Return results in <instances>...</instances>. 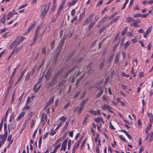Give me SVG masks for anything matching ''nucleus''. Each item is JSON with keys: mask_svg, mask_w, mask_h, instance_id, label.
<instances>
[{"mask_svg": "<svg viewBox=\"0 0 153 153\" xmlns=\"http://www.w3.org/2000/svg\"><path fill=\"white\" fill-rule=\"evenodd\" d=\"M20 43V41L18 40V39L16 38L14 41L11 43L9 48H13L14 47V49L12 52V54L14 53L16 54L22 48L23 45H21L19 47H18Z\"/></svg>", "mask_w": 153, "mask_h": 153, "instance_id": "nucleus-1", "label": "nucleus"}, {"mask_svg": "<svg viewBox=\"0 0 153 153\" xmlns=\"http://www.w3.org/2000/svg\"><path fill=\"white\" fill-rule=\"evenodd\" d=\"M48 9L49 7H47V5H42L41 10V15L42 16L43 18L46 15Z\"/></svg>", "mask_w": 153, "mask_h": 153, "instance_id": "nucleus-2", "label": "nucleus"}, {"mask_svg": "<svg viewBox=\"0 0 153 153\" xmlns=\"http://www.w3.org/2000/svg\"><path fill=\"white\" fill-rule=\"evenodd\" d=\"M94 16V14L92 13L90 14L87 19L84 21L83 24V25H87L91 21Z\"/></svg>", "mask_w": 153, "mask_h": 153, "instance_id": "nucleus-3", "label": "nucleus"}, {"mask_svg": "<svg viewBox=\"0 0 153 153\" xmlns=\"http://www.w3.org/2000/svg\"><path fill=\"white\" fill-rule=\"evenodd\" d=\"M52 70L50 68H49L45 76V78L47 80H48L50 79L52 74Z\"/></svg>", "mask_w": 153, "mask_h": 153, "instance_id": "nucleus-4", "label": "nucleus"}, {"mask_svg": "<svg viewBox=\"0 0 153 153\" xmlns=\"http://www.w3.org/2000/svg\"><path fill=\"white\" fill-rule=\"evenodd\" d=\"M107 18V16H105L104 17L100 22H99L97 25V27H99L102 25H103Z\"/></svg>", "mask_w": 153, "mask_h": 153, "instance_id": "nucleus-5", "label": "nucleus"}, {"mask_svg": "<svg viewBox=\"0 0 153 153\" xmlns=\"http://www.w3.org/2000/svg\"><path fill=\"white\" fill-rule=\"evenodd\" d=\"M133 22H134L130 24V25L131 26L134 27H136L138 26L137 24L140 22V21L139 19L134 20V21Z\"/></svg>", "mask_w": 153, "mask_h": 153, "instance_id": "nucleus-6", "label": "nucleus"}, {"mask_svg": "<svg viewBox=\"0 0 153 153\" xmlns=\"http://www.w3.org/2000/svg\"><path fill=\"white\" fill-rule=\"evenodd\" d=\"M37 22L36 21H35L33 24L27 29L26 30V33H27L30 31L33 28L35 25L36 24Z\"/></svg>", "mask_w": 153, "mask_h": 153, "instance_id": "nucleus-7", "label": "nucleus"}, {"mask_svg": "<svg viewBox=\"0 0 153 153\" xmlns=\"http://www.w3.org/2000/svg\"><path fill=\"white\" fill-rule=\"evenodd\" d=\"M151 27H148L146 31L144 33H143V36L145 38H146L147 37V35L150 32H151Z\"/></svg>", "mask_w": 153, "mask_h": 153, "instance_id": "nucleus-8", "label": "nucleus"}, {"mask_svg": "<svg viewBox=\"0 0 153 153\" xmlns=\"http://www.w3.org/2000/svg\"><path fill=\"white\" fill-rule=\"evenodd\" d=\"M109 25H104L99 30V33H101L103 32L107 27L109 26Z\"/></svg>", "mask_w": 153, "mask_h": 153, "instance_id": "nucleus-9", "label": "nucleus"}, {"mask_svg": "<svg viewBox=\"0 0 153 153\" xmlns=\"http://www.w3.org/2000/svg\"><path fill=\"white\" fill-rule=\"evenodd\" d=\"M47 116L45 114H42V116L41 121L45 123V122L47 121Z\"/></svg>", "mask_w": 153, "mask_h": 153, "instance_id": "nucleus-10", "label": "nucleus"}, {"mask_svg": "<svg viewBox=\"0 0 153 153\" xmlns=\"http://www.w3.org/2000/svg\"><path fill=\"white\" fill-rule=\"evenodd\" d=\"M103 89L101 88L100 89V91L96 95V97L98 98L99 97L103 94Z\"/></svg>", "mask_w": 153, "mask_h": 153, "instance_id": "nucleus-11", "label": "nucleus"}, {"mask_svg": "<svg viewBox=\"0 0 153 153\" xmlns=\"http://www.w3.org/2000/svg\"><path fill=\"white\" fill-rule=\"evenodd\" d=\"M54 100V98H53V97H52L49 100L48 102H47L46 106H49L51 103H53V102Z\"/></svg>", "mask_w": 153, "mask_h": 153, "instance_id": "nucleus-12", "label": "nucleus"}, {"mask_svg": "<svg viewBox=\"0 0 153 153\" xmlns=\"http://www.w3.org/2000/svg\"><path fill=\"white\" fill-rule=\"evenodd\" d=\"M120 18L119 16H117L115 18H114V19H112L108 24L109 25H111V24L116 22Z\"/></svg>", "mask_w": 153, "mask_h": 153, "instance_id": "nucleus-13", "label": "nucleus"}, {"mask_svg": "<svg viewBox=\"0 0 153 153\" xmlns=\"http://www.w3.org/2000/svg\"><path fill=\"white\" fill-rule=\"evenodd\" d=\"M25 114V112H23L19 115L17 118L16 119L17 120H19L22 117H24Z\"/></svg>", "mask_w": 153, "mask_h": 153, "instance_id": "nucleus-14", "label": "nucleus"}, {"mask_svg": "<svg viewBox=\"0 0 153 153\" xmlns=\"http://www.w3.org/2000/svg\"><path fill=\"white\" fill-rule=\"evenodd\" d=\"M77 1V0H72L71 2H69L68 3V5L69 6L74 5L76 3Z\"/></svg>", "mask_w": 153, "mask_h": 153, "instance_id": "nucleus-15", "label": "nucleus"}, {"mask_svg": "<svg viewBox=\"0 0 153 153\" xmlns=\"http://www.w3.org/2000/svg\"><path fill=\"white\" fill-rule=\"evenodd\" d=\"M66 38V36H64L62 37V39L61 40L60 42L59 45H61V47L63 45L65 40V39Z\"/></svg>", "mask_w": 153, "mask_h": 153, "instance_id": "nucleus-16", "label": "nucleus"}, {"mask_svg": "<svg viewBox=\"0 0 153 153\" xmlns=\"http://www.w3.org/2000/svg\"><path fill=\"white\" fill-rule=\"evenodd\" d=\"M119 53H117L116 56L115 57V59L114 60V62L117 63L118 62L119 59Z\"/></svg>", "mask_w": 153, "mask_h": 153, "instance_id": "nucleus-17", "label": "nucleus"}, {"mask_svg": "<svg viewBox=\"0 0 153 153\" xmlns=\"http://www.w3.org/2000/svg\"><path fill=\"white\" fill-rule=\"evenodd\" d=\"M66 145L67 144H65L63 142L61 146V150H63L64 151H65L66 149Z\"/></svg>", "mask_w": 153, "mask_h": 153, "instance_id": "nucleus-18", "label": "nucleus"}, {"mask_svg": "<svg viewBox=\"0 0 153 153\" xmlns=\"http://www.w3.org/2000/svg\"><path fill=\"white\" fill-rule=\"evenodd\" d=\"M67 119V117H65L64 116H63L61 117L60 118L59 120L60 121H62L61 122H62V124L64 122H65Z\"/></svg>", "mask_w": 153, "mask_h": 153, "instance_id": "nucleus-19", "label": "nucleus"}, {"mask_svg": "<svg viewBox=\"0 0 153 153\" xmlns=\"http://www.w3.org/2000/svg\"><path fill=\"white\" fill-rule=\"evenodd\" d=\"M69 121L67 120L66 122V123L65 125V126L63 127V132L65 131L67 129V128L68 125L69 124Z\"/></svg>", "mask_w": 153, "mask_h": 153, "instance_id": "nucleus-20", "label": "nucleus"}, {"mask_svg": "<svg viewBox=\"0 0 153 153\" xmlns=\"http://www.w3.org/2000/svg\"><path fill=\"white\" fill-rule=\"evenodd\" d=\"M148 115L150 119V123L152 122L153 121V115L151 113H148Z\"/></svg>", "mask_w": 153, "mask_h": 153, "instance_id": "nucleus-21", "label": "nucleus"}, {"mask_svg": "<svg viewBox=\"0 0 153 153\" xmlns=\"http://www.w3.org/2000/svg\"><path fill=\"white\" fill-rule=\"evenodd\" d=\"M95 23V22H91L90 23L88 26L89 30H90L94 26Z\"/></svg>", "mask_w": 153, "mask_h": 153, "instance_id": "nucleus-22", "label": "nucleus"}, {"mask_svg": "<svg viewBox=\"0 0 153 153\" xmlns=\"http://www.w3.org/2000/svg\"><path fill=\"white\" fill-rule=\"evenodd\" d=\"M59 74H58L57 72L53 76V77L52 79L56 82H57V81L56 80L57 77L59 76Z\"/></svg>", "mask_w": 153, "mask_h": 153, "instance_id": "nucleus-23", "label": "nucleus"}, {"mask_svg": "<svg viewBox=\"0 0 153 153\" xmlns=\"http://www.w3.org/2000/svg\"><path fill=\"white\" fill-rule=\"evenodd\" d=\"M134 21V19L132 17H127L126 19V21L128 23L130 22Z\"/></svg>", "mask_w": 153, "mask_h": 153, "instance_id": "nucleus-24", "label": "nucleus"}, {"mask_svg": "<svg viewBox=\"0 0 153 153\" xmlns=\"http://www.w3.org/2000/svg\"><path fill=\"white\" fill-rule=\"evenodd\" d=\"M5 18H6V13L2 17L0 20L1 22L4 24L5 21Z\"/></svg>", "mask_w": 153, "mask_h": 153, "instance_id": "nucleus-25", "label": "nucleus"}, {"mask_svg": "<svg viewBox=\"0 0 153 153\" xmlns=\"http://www.w3.org/2000/svg\"><path fill=\"white\" fill-rule=\"evenodd\" d=\"M88 100V98H86L85 99L83 102L81 103V106L84 107L85 105V103H86Z\"/></svg>", "mask_w": 153, "mask_h": 153, "instance_id": "nucleus-26", "label": "nucleus"}, {"mask_svg": "<svg viewBox=\"0 0 153 153\" xmlns=\"http://www.w3.org/2000/svg\"><path fill=\"white\" fill-rule=\"evenodd\" d=\"M101 107L102 110L103 111L107 109L109 107L108 105H107L106 104H104L103 105H101Z\"/></svg>", "mask_w": 153, "mask_h": 153, "instance_id": "nucleus-27", "label": "nucleus"}, {"mask_svg": "<svg viewBox=\"0 0 153 153\" xmlns=\"http://www.w3.org/2000/svg\"><path fill=\"white\" fill-rule=\"evenodd\" d=\"M66 80H61L60 82H59L58 84V86L59 87H60L61 86H62L64 85V84L65 83Z\"/></svg>", "mask_w": 153, "mask_h": 153, "instance_id": "nucleus-28", "label": "nucleus"}, {"mask_svg": "<svg viewBox=\"0 0 153 153\" xmlns=\"http://www.w3.org/2000/svg\"><path fill=\"white\" fill-rule=\"evenodd\" d=\"M28 120H25L24 124L23 125L22 128V131H23L25 128L26 125L28 122Z\"/></svg>", "mask_w": 153, "mask_h": 153, "instance_id": "nucleus-29", "label": "nucleus"}, {"mask_svg": "<svg viewBox=\"0 0 153 153\" xmlns=\"http://www.w3.org/2000/svg\"><path fill=\"white\" fill-rule=\"evenodd\" d=\"M151 123H149V125L145 129V132L146 134H147L149 130L151 128Z\"/></svg>", "mask_w": 153, "mask_h": 153, "instance_id": "nucleus-30", "label": "nucleus"}, {"mask_svg": "<svg viewBox=\"0 0 153 153\" xmlns=\"http://www.w3.org/2000/svg\"><path fill=\"white\" fill-rule=\"evenodd\" d=\"M56 82L53 80V79H52L51 81V82H49L48 84L49 85V86H51L52 85H53L54 84L56 83Z\"/></svg>", "mask_w": 153, "mask_h": 153, "instance_id": "nucleus-31", "label": "nucleus"}, {"mask_svg": "<svg viewBox=\"0 0 153 153\" xmlns=\"http://www.w3.org/2000/svg\"><path fill=\"white\" fill-rule=\"evenodd\" d=\"M114 56V54H112L110 57L109 58L108 62L109 63H111L113 59Z\"/></svg>", "mask_w": 153, "mask_h": 153, "instance_id": "nucleus-32", "label": "nucleus"}, {"mask_svg": "<svg viewBox=\"0 0 153 153\" xmlns=\"http://www.w3.org/2000/svg\"><path fill=\"white\" fill-rule=\"evenodd\" d=\"M13 15L12 13H11L10 12L7 15V17L6 19L7 20H9L10 19V18L13 17Z\"/></svg>", "mask_w": 153, "mask_h": 153, "instance_id": "nucleus-33", "label": "nucleus"}, {"mask_svg": "<svg viewBox=\"0 0 153 153\" xmlns=\"http://www.w3.org/2000/svg\"><path fill=\"white\" fill-rule=\"evenodd\" d=\"M79 144L80 143H78V142H77L76 143H75L74 144V146L73 147V148L76 149L78 148L79 145Z\"/></svg>", "mask_w": 153, "mask_h": 153, "instance_id": "nucleus-34", "label": "nucleus"}, {"mask_svg": "<svg viewBox=\"0 0 153 153\" xmlns=\"http://www.w3.org/2000/svg\"><path fill=\"white\" fill-rule=\"evenodd\" d=\"M130 44V42L129 41H127L124 44V49H127L128 47V46Z\"/></svg>", "mask_w": 153, "mask_h": 153, "instance_id": "nucleus-35", "label": "nucleus"}, {"mask_svg": "<svg viewBox=\"0 0 153 153\" xmlns=\"http://www.w3.org/2000/svg\"><path fill=\"white\" fill-rule=\"evenodd\" d=\"M93 71L92 67H90L88 69H87V73L88 74L92 73Z\"/></svg>", "mask_w": 153, "mask_h": 153, "instance_id": "nucleus-36", "label": "nucleus"}, {"mask_svg": "<svg viewBox=\"0 0 153 153\" xmlns=\"http://www.w3.org/2000/svg\"><path fill=\"white\" fill-rule=\"evenodd\" d=\"M87 138H86L83 141L81 145V149H82L84 146L87 141Z\"/></svg>", "mask_w": 153, "mask_h": 153, "instance_id": "nucleus-37", "label": "nucleus"}, {"mask_svg": "<svg viewBox=\"0 0 153 153\" xmlns=\"http://www.w3.org/2000/svg\"><path fill=\"white\" fill-rule=\"evenodd\" d=\"M127 29H128L127 27H126L125 28L124 30H123V31L122 32V36H123L124 35L126 34V32L127 31Z\"/></svg>", "mask_w": 153, "mask_h": 153, "instance_id": "nucleus-38", "label": "nucleus"}, {"mask_svg": "<svg viewBox=\"0 0 153 153\" xmlns=\"http://www.w3.org/2000/svg\"><path fill=\"white\" fill-rule=\"evenodd\" d=\"M64 139V137H60V138H59L57 140L55 144H57L59 142L61 141H62Z\"/></svg>", "mask_w": 153, "mask_h": 153, "instance_id": "nucleus-39", "label": "nucleus"}, {"mask_svg": "<svg viewBox=\"0 0 153 153\" xmlns=\"http://www.w3.org/2000/svg\"><path fill=\"white\" fill-rule=\"evenodd\" d=\"M88 117H89V115L88 114L86 115L85 116V119H84V121L83 122V123H82L83 124H85L87 122L86 120H87Z\"/></svg>", "mask_w": 153, "mask_h": 153, "instance_id": "nucleus-40", "label": "nucleus"}, {"mask_svg": "<svg viewBox=\"0 0 153 153\" xmlns=\"http://www.w3.org/2000/svg\"><path fill=\"white\" fill-rule=\"evenodd\" d=\"M16 38L18 39V40H20V42H22L25 39L23 37H20L19 36H17Z\"/></svg>", "mask_w": 153, "mask_h": 153, "instance_id": "nucleus-41", "label": "nucleus"}, {"mask_svg": "<svg viewBox=\"0 0 153 153\" xmlns=\"http://www.w3.org/2000/svg\"><path fill=\"white\" fill-rule=\"evenodd\" d=\"M2 136H3L4 137V138L3 139L6 140L7 136V130L5 131L4 135H2Z\"/></svg>", "mask_w": 153, "mask_h": 153, "instance_id": "nucleus-42", "label": "nucleus"}, {"mask_svg": "<svg viewBox=\"0 0 153 153\" xmlns=\"http://www.w3.org/2000/svg\"><path fill=\"white\" fill-rule=\"evenodd\" d=\"M30 97H28L27 100L26 102V105L29 104L30 102Z\"/></svg>", "mask_w": 153, "mask_h": 153, "instance_id": "nucleus-43", "label": "nucleus"}, {"mask_svg": "<svg viewBox=\"0 0 153 153\" xmlns=\"http://www.w3.org/2000/svg\"><path fill=\"white\" fill-rule=\"evenodd\" d=\"M35 123H36V121L35 120H33L31 122V128H32L34 126Z\"/></svg>", "mask_w": 153, "mask_h": 153, "instance_id": "nucleus-44", "label": "nucleus"}, {"mask_svg": "<svg viewBox=\"0 0 153 153\" xmlns=\"http://www.w3.org/2000/svg\"><path fill=\"white\" fill-rule=\"evenodd\" d=\"M83 107H83V106H81L80 107L79 109V110L78 111V112H77L78 114H80V113H81V112H82V109L83 108Z\"/></svg>", "mask_w": 153, "mask_h": 153, "instance_id": "nucleus-45", "label": "nucleus"}, {"mask_svg": "<svg viewBox=\"0 0 153 153\" xmlns=\"http://www.w3.org/2000/svg\"><path fill=\"white\" fill-rule=\"evenodd\" d=\"M17 68V67H16V68L14 70V71H13L11 77H10V80H11V79L14 76L15 74V72H16V69Z\"/></svg>", "mask_w": 153, "mask_h": 153, "instance_id": "nucleus-46", "label": "nucleus"}, {"mask_svg": "<svg viewBox=\"0 0 153 153\" xmlns=\"http://www.w3.org/2000/svg\"><path fill=\"white\" fill-rule=\"evenodd\" d=\"M64 70L63 68H62L58 71L57 73L59 75L61 74Z\"/></svg>", "mask_w": 153, "mask_h": 153, "instance_id": "nucleus-47", "label": "nucleus"}, {"mask_svg": "<svg viewBox=\"0 0 153 153\" xmlns=\"http://www.w3.org/2000/svg\"><path fill=\"white\" fill-rule=\"evenodd\" d=\"M102 100H105L107 102H108L109 99L107 98L105 96H103L102 97Z\"/></svg>", "mask_w": 153, "mask_h": 153, "instance_id": "nucleus-48", "label": "nucleus"}, {"mask_svg": "<svg viewBox=\"0 0 153 153\" xmlns=\"http://www.w3.org/2000/svg\"><path fill=\"white\" fill-rule=\"evenodd\" d=\"M102 0L99 1L97 4L96 7H98L101 5L102 4Z\"/></svg>", "mask_w": 153, "mask_h": 153, "instance_id": "nucleus-49", "label": "nucleus"}, {"mask_svg": "<svg viewBox=\"0 0 153 153\" xmlns=\"http://www.w3.org/2000/svg\"><path fill=\"white\" fill-rule=\"evenodd\" d=\"M42 137L41 136L39 138V148H40L41 144H42Z\"/></svg>", "mask_w": 153, "mask_h": 153, "instance_id": "nucleus-50", "label": "nucleus"}, {"mask_svg": "<svg viewBox=\"0 0 153 153\" xmlns=\"http://www.w3.org/2000/svg\"><path fill=\"white\" fill-rule=\"evenodd\" d=\"M54 46V40H53L51 43V49H52L53 48Z\"/></svg>", "mask_w": 153, "mask_h": 153, "instance_id": "nucleus-51", "label": "nucleus"}, {"mask_svg": "<svg viewBox=\"0 0 153 153\" xmlns=\"http://www.w3.org/2000/svg\"><path fill=\"white\" fill-rule=\"evenodd\" d=\"M141 14L140 13H138L134 15L133 17L134 18H138L141 17Z\"/></svg>", "mask_w": 153, "mask_h": 153, "instance_id": "nucleus-52", "label": "nucleus"}, {"mask_svg": "<svg viewBox=\"0 0 153 153\" xmlns=\"http://www.w3.org/2000/svg\"><path fill=\"white\" fill-rule=\"evenodd\" d=\"M104 65V61L101 62L100 65V69H102Z\"/></svg>", "mask_w": 153, "mask_h": 153, "instance_id": "nucleus-53", "label": "nucleus"}, {"mask_svg": "<svg viewBox=\"0 0 153 153\" xmlns=\"http://www.w3.org/2000/svg\"><path fill=\"white\" fill-rule=\"evenodd\" d=\"M56 5L55 4H53L52 7L51 9V11H53V12L55 10V8L56 7Z\"/></svg>", "mask_w": 153, "mask_h": 153, "instance_id": "nucleus-54", "label": "nucleus"}, {"mask_svg": "<svg viewBox=\"0 0 153 153\" xmlns=\"http://www.w3.org/2000/svg\"><path fill=\"white\" fill-rule=\"evenodd\" d=\"M70 104V102L68 101V103L65 105V106L64 107V109H67L69 106V105Z\"/></svg>", "mask_w": 153, "mask_h": 153, "instance_id": "nucleus-55", "label": "nucleus"}, {"mask_svg": "<svg viewBox=\"0 0 153 153\" xmlns=\"http://www.w3.org/2000/svg\"><path fill=\"white\" fill-rule=\"evenodd\" d=\"M76 68V67H74L72 68L71 69L68 70V71H67V72L68 73H69V74H70V73H71V72H72V71H73Z\"/></svg>", "mask_w": 153, "mask_h": 153, "instance_id": "nucleus-56", "label": "nucleus"}, {"mask_svg": "<svg viewBox=\"0 0 153 153\" xmlns=\"http://www.w3.org/2000/svg\"><path fill=\"white\" fill-rule=\"evenodd\" d=\"M71 140H69L68 142V150H69L71 147Z\"/></svg>", "mask_w": 153, "mask_h": 153, "instance_id": "nucleus-57", "label": "nucleus"}, {"mask_svg": "<svg viewBox=\"0 0 153 153\" xmlns=\"http://www.w3.org/2000/svg\"><path fill=\"white\" fill-rule=\"evenodd\" d=\"M80 93V91H78V92H76L74 96V98H76L79 96V95Z\"/></svg>", "mask_w": 153, "mask_h": 153, "instance_id": "nucleus-58", "label": "nucleus"}, {"mask_svg": "<svg viewBox=\"0 0 153 153\" xmlns=\"http://www.w3.org/2000/svg\"><path fill=\"white\" fill-rule=\"evenodd\" d=\"M120 138L123 141L125 142H127V140L126 139H125L124 137H123V136L122 135H120Z\"/></svg>", "mask_w": 153, "mask_h": 153, "instance_id": "nucleus-59", "label": "nucleus"}, {"mask_svg": "<svg viewBox=\"0 0 153 153\" xmlns=\"http://www.w3.org/2000/svg\"><path fill=\"white\" fill-rule=\"evenodd\" d=\"M117 12H116L115 13H114V14H113V15H112L111 16L109 17V18L110 19H113L114 17L117 14Z\"/></svg>", "mask_w": 153, "mask_h": 153, "instance_id": "nucleus-60", "label": "nucleus"}, {"mask_svg": "<svg viewBox=\"0 0 153 153\" xmlns=\"http://www.w3.org/2000/svg\"><path fill=\"white\" fill-rule=\"evenodd\" d=\"M90 113L94 115H96V111L93 110H90L89 111Z\"/></svg>", "mask_w": 153, "mask_h": 153, "instance_id": "nucleus-61", "label": "nucleus"}, {"mask_svg": "<svg viewBox=\"0 0 153 153\" xmlns=\"http://www.w3.org/2000/svg\"><path fill=\"white\" fill-rule=\"evenodd\" d=\"M30 74V73H29L26 75L25 78V80L27 81L29 79V78Z\"/></svg>", "mask_w": 153, "mask_h": 153, "instance_id": "nucleus-62", "label": "nucleus"}, {"mask_svg": "<svg viewBox=\"0 0 153 153\" xmlns=\"http://www.w3.org/2000/svg\"><path fill=\"white\" fill-rule=\"evenodd\" d=\"M149 14L148 13H145L143 15L141 14V17L142 18H146L149 15Z\"/></svg>", "mask_w": 153, "mask_h": 153, "instance_id": "nucleus-63", "label": "nucleus"}, {"mask_svg": "<svg viewBox=\"0 0 153 153\" xmlns=\"http://www.w3.org/2000/svg\"><path fill=\"white\" fill-rule=\"evenodd\" d=\"M56 132L55 131V130L53 131H51L50 132V135L52 136H53L56 133Z\"/></svg>", "mask_w": 153, "mask_h": 153, "instance_id": "nucleus-64", "label": "nucleus"}]
</instances>
